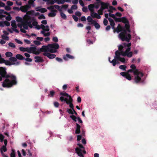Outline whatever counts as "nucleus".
I'll return each instance as SVG.
<instances>
[{
    "label": "nucleus",
    "instance_id": "f257e3e1",
    "mask_svg": "<svg viewBox=\"0 0 157 157\" xmlns=\"http://www.w3.org/2000/svg\"><path fill=\"white\" fill-rule=\"evenodd\" d=\"M2 78L6 79L2 82V86L4 88H10L17 84V78L12 74H7L6 69H0V81Z\"/></svg>",
    "mask_w": 157,
    "mask_h": 157
},
{
    "label": "nucleus",
    "instance_id": "f03ea898",
    "mask_svg": "<svg viewBox=\"0 0 157 157\" xmlns=\"http://www.w3.org/2000/svg\"><path fill=\"white\" fill-rule=\"evenodd\" d=\"M127 72V74L133 72L134 75H136L134 79L136 83H138L143 82V80L141 79V77L143 76L144 74L142 72L139 71L138 69H136L135 70H134L132 69H130L128 70Z\"/></svg>",
    "mask_w": 157,
    "mask_h": 157
},
{
    "label": "nucleus",
    "instance_id": "7ed1b4c3",
    "mask_svg": "<svg viewBox=\"0 0 157 157\" xmlns=\"http://www.w3.org/2000/svg\"><path fill=\"white\" fill-rule=\"evenodd\" d=\"M119 36L122 41H126L128 42H129L132 38L131 35L126 32L125 29L119 34Z\"/></svg>",
    "mask_w": 157,
    "mask_h": 157
},
{
    "label": "nucleus",
    "instance_id": "20e7f679",
    "mask_svg": "<svg viewBox=\"0 0 157 157\" xmlns=\"http://www.w3.org/2000/svg\"><path fill=\"white\" fill-rule=\"evenodd\" d=\"M120 51L121 55L123 56H127L128 57H131L132 56L133 53L132 52H130L129 48H127L124 52L123 51V50Z\"/></svg>",
    "mask_w": 157,
    "mask_h": 157
},
{
    "label": "nucleus",
    "instance_id": "39448f33",
    "mask_svg": "<svg viewBox=\"0 0 157 157\" xmlns=\"http://www.w3.org/2000/svg\"><path fill=\"white\" fill-rule=\"evenodd\" d=\"M17 59L20 60H25V58L21 55L18 54L16 55V57H11L9 58V60L10 61L14 62H17Z\"/></svg>",
    "mask_w": 157,
    "mask_h": 157
},
{
    "label": "nucleus",
    "instance_id": "423d86ee",
    "mask_svg": "<svg viewBox=\"0 0 157 157\" xmlns=\"http://www.w3.org/2000/svg\"><path fill=\"white\" fill-rule=\"evenodd\" d=\"M37 49L36 47H31L30 48L27 47V52L29 53H33V54L38 55L39 53L36 51Z\"/></svg>",
    "mask_w": 157,
    "mask_h": 157
},
{
    "label": "nucleus",
    "instance_id": "0eeeda50",
    "mask_svg": "<svg viewBox=\"0 0 157 157\" xmlns=\"http://www.w3.org/2000/svg\"><path fill=\"white\" fill-rule=\"evenodd\" d=\"M49 48L50 47L48 46V44L47 46L43 45L41 48L37 50V52L39 53V54L41 52H48Z\"/></svg>",
    "mask_w": 157,
    "mask_h": 157
},
{
    "label": "nucleus",
    "instance_id": "6e6552de",
    "mask_svg": "<svg viewBox=\"0 0 157 157\" xmlns=\"http://www.w3.org/2000/svg\"><path fill=\"white\" fill-rule=\"evenodd\" d=\"M3 61H4V63L6 65L11 66L12 65H15L16 66H18L20 64V62H14L11 61L10 62L8 60H4Z\"/></svg>",
    "mask_w": 157,
    "mask_h": 157
},
{
    "label": "nucleus",
    "instance_id": "1a4fd4ad",
    "mask_svg": "<svg viewBox=\"0 0 157 157\" xmlns=\"http://www.w3.org/2000/svg\"><path fill=\"white\" fill-rule=\"evenodd\" d=\"M30 8V6L28 5L25 6H21L20 8V10L23 12L25 13L27 12L28 10Z\"/></svg>",
    "mask_w": 157,
    "mask_h": 157
},
{
    "label": "nucleus",
    "instance_id": "9d476101",
    "mask_svg": "<svg viewBox=\"0 0 157 157\" xmlns=\"http://www.w3.org/2000/svg\"><path fill=\"white\" fill-rule=\"evenodd\" d=\"M43 55L48 57L49 59H53L55 58L56 55L54 54H51L48 52H44Z\"/></svg>",
    "mask_w": 157,
    "mask_h": 157
},
{
    "label": "nucleus",
    "instance_id": "9b49d317",
    "mask_svg": "<svg viewBox=\"0 0 157 157\" xmlns=\"http://www.w3.org/2000/svg\"><path fill=\"white\" fill-rule=\"evenodd\" d=\"M76 153L78 154L79 156L84 157V155L82 154V150L78 147H76L75 149Z\"/></svg>",
    "mask_w": 157,
    "mask_h": 157
},
{
    "label": "nucleus",
    "instance_id": "f8f14e48",
    "mask_svg": "<svg viewBox=\"0 0 157 157\" xmlns=\"http://www.w3.org/2000/svg\"><path fill=\"white\" fill-rule=\"evenodd\" d=\"M124 29L125 28L124 27L121 26L120 24H118L117 27L116 28V32L119 33L120 32H122Z\"/></svg>",
    "mask_w": 157,
    "mask_h": 157
},
{
    "label": "nucleus",
    "instance_id": "ddd939ff",
    "mask_svg": "<svg viewBox=\"0 0 157 157\" xmlns=\"http://www.w3.org/2000/svg\"><path fill=\"white\" fill-rule=\"evenodd\" d=\"M48 46L50 48H54L55 49H58L59 48V46L58 44L53 43L52 44H48Z\"/></svg>",
    "mask_w": 157,
    "mask_h": 157
},
{
    "label": "nucleus",
    "instance_id": "4468645a",
    "mask_svg": "<svg viewBox=\"0 0 157 157\" xmlns=\"http://www.w3.org/2000/svg\"><path fill=\"white\" fill-rule=\"evenodd\" d=\"M63 58L65 60L67 61L68 60V58L72 59H74V57L69 54H67L65 56H63Z\"/></svg>",
    "mask_w": 157,
    "mask_h": 157
},
{
    "label": "nucleus",
    "instance_id": "2eb2a0df",
    "mask_svg": "<svg viewBox=\"0 0 157 157\" xmlns=\"http://www.w3.org/2000/svg\"><path fill=\"white\" fill-rule=\"evenodd\" d=\"M90 15L93 18H96L98 19L101 18L100 16L97 13L94 12V11L92 13H90Z\"/></svg>",
    "mask_w": 157,
    "mask_h": 157
},
{
    "label": "nucleus",
    "instance_id": "dca6fc26",
    "mask_svg": "<svg viewBox=\"0 0 157 157\" xmlns=\"http://www.w3.org/2000/svg\"><path fill=\"white\" fill-rule=\"evenodd\" d=\"M34 59H36L35 62L36 63H41L44 61L42 58L39 56H35Z\"/></svg>",
    "mask_w": 157,
    "mask_h": 157
},
{
    "label": "nucleus",
    "instance_id": "f3484780",
    "mask_svg": "<svg viewBox=\"0 0 157 157\" xmlns=\"http://www.w3.org/2000/svg\"><path fill=\"white\" fill-rule=\"evenodd\" d=\"M81 126L78 124V123H76V129H75V133L76 134H79L80 133L81 131H80V128H81Z\"/></svg>",
    "mask_w": 157,
    "mask_h": 157
},
{
    "label": "nucleus",
    "instance_id": "a211bd4d",
    "mask_svg": "<svg viewBox=\"0 0 157 157\" xmlns=\"http://www.w3.org/2000/svg\"><path fill=\"white\" fill-rule=\"evenodd\" d=\"M100 4L101 6H102L105 9H108L109 6V3L108 2H104L102 1H100Z\"/></svg>",
    "mask_w": 157,
    "mask_h": 157
},
{
    "label": "nucleus",
    "instance_id": "6ab92c4d",
    "mask_svg": "<svg viewBox=\"0 0 157 157\" xmlns=\"http://www.w3.org/2000/svg\"><path fill=\"white\" fill-rule=\"evenodd\" d=\"M40 27V28L45 31L48 32L49 31V27L48 25H46L45 26L43 24H41Z\"/></svg>",
    "mask_w": 157,
    "mask_h": 157
},
{
    "label": "nucleus",
    "instance_id": "aec40b11",
    "mask_svg": "<svg viewBox=\"0 0 157 157\" xmlns=\"http://www.w3.org/2000/svg\"><path fill=\"white\" fill-rule=\"evenodd\" d=\"M125 30L126 32H127L128 33L131 32V30H130V26L129 24V23L125 24L124 25V27Z\"/></svg>",
    "mask_w": 157,
    "mask_h": 157
},
{
    "label": "nucleus",
    "instance_id": "412c9836",
    "mask_svg": "<svg viewBox=\"0 0 157 157\" xmlns=\"http://www.w3.org/2000/svg\"><path fill=\"white\" fill-rule=\"evenodd\" d=\"M94 4H90L88 6V8L89 10L90 11V13H92L94 11Z\"/></svg>",
    "mask_w": 157,
    "mask_h": 157
},
{
    "label": "nucleus",
    "instance_id": "4be33fe9",
    "mask_svg": "<svg viewBox=\"0 0 157 157\" xmlns=\"http://www.w3.org/2000/svg\"><path fill=\"white\" fill-rule=\"evenodd\" d=\"M7 150L6 147L5 146H2L0 149V152L2 156H4V154L3 153L4 152H6Z\"/></svg>",
    "mask_w": 157,
    "mask_h": 157
},
{
    "label": "nucleus",
    "instance_id": "5701e85b",
    "mask_svg": "<svg viewBox=\"0 0 157 157\" xmlns=\"http://www.w3.org/2000/svg\"><path fill=\"white\" fill-rule=\"evenodd\" d=\"M70 102H67V104L68 105H69V106L71 108V109H74V105L72 103L73 102V99L72 98H71L70 99Z\"/></svg>",
    "mask_w": 157,
    "mask_h": 157
},
{
    "label": "nucleus",
    "instance_id": "b1692460",
    "mask_svg": "<svg viewBox=\"0 0 157 157\" xmlns=\"http://www.w3.org/2000/svg\"><path fill=\"white\" fill-rule=\"evenodd\" d=\"M120 51L118 50L117 51L115 52V56L114 58L117 59L120 57L121 53Z\"/></svg>",
    "mask_w": 157,
    "mask_h": 157
},
{
    "label": "nucleus",
    "instance_id": "393cba45",
    "mask_svg": "<svg viewBox=\"0 0 157 157\" xmlns=\"http://www.w3.org/2000/svg\"><path fill=\"white\" fill-rule=\"evenodd\" d=\"M60 94L61 95H62L64 96H66L67 97H69V99H71V98H72L71 96L69 95L67 93L65 92V93H63V92H60Z\"/></svg>",
    "mask_w": 157,
    "mask_h": 157
},
{
    "label": "nucleus",
    "instance_id": "a878e982",
    "mask_svg": "<svg viewBox=\"0 0 157 157\" xmlns=\"http://www.w3.org/2000/svg\"><path fill=\"white\" fill-rule=\"evenodd\" d=\"M121 22L125 24L128 23H129L128 20L125 17H122Z\"/></svg>",
    "mask_w": 157,
    "mask_h": 157
},
{
    "label": "nucleus",
    "instance_id": "bb28decb",
    "mask_svg": "<svg viewBox=\"0 0 157 157\" xmlns=\"http://www.w3.org/2000/svg\"><path fill=\"white\" fill-rule=\"evenodd\" d=\"M108 20L110 22V25H111V26H115V23L113 19H112L111 18H109L108 19Z\"/></svg>",
    "mask_w": 157,
    "mask_h": 157
},
{
    "label": "nucleus",
    "instance_id": "cd10ccee",
    "mask_svg": "<svg viewBox=\"0 0 157 157\" xmlns=\"http://www.w3.org/2000/svg\"><path fill=\"white\" fill-rule=\"evenodd\" d=\"M108 20L110 22V25H111V26H115V23L113 19H112L111 18H109L108 19Z\"/></svg>",
    "mask_w": 157,
    "mask_h": 157
},
{
    "label": "nucleus",
    "instance_id": "c85d7f7f",
    "mask_svg": "<svg viewBox=\"0 0 157 157\" xmlns=\"http://www.w3.org/2000/svg\"><path fill=\"white\" fill-rule=\"evenodd\" d=\"M11 26L14 28H16L17 26L16 24V21L15 20H13L11 22Z\"/></svg>",
    "mask_w": 157,
    "mask_h": 157
},
{
    "label": "nucleus",
    "instance_id": "c756f323",
    "mask_svg": "<svg viewBox=\"0 0 157 157\" xmlns=\"http://www.w3.org/2000/svg\"><path fill=\"white\" fill-rule=\"evenodd\" d=\"M54 6L55 8L59 10L60 13L62 12V8L60 7V6L58 5H54Z\"/></svg>",
    "mask_w": 157,
    "mask_h": 157
},
{
    "label": "nucleus",
    "instance_id": "7c9ffc66",
    "mask_svg": "<svg viewBox=\"0 0 157 157\" xmlns=\"http://www.w3.org/2000/svg\"><path fill=\"white\" fill-rule=\"evenodd\" d=\"M117 59L114 58L111 61H110V63H112L113 66H114L116 65L117 63H118V62H117L116 60Z\"/></svg>",
    "mask_w": 157,
    "mask_h": 157
},
{
    "label": "nucleus",
    "instance_id": "2f4dec72",
    "mask_svg": "<svg viewBox=\"0 0 157 157\" xmlns=\"http://www.w3.org/2000/svg\"><path fill=\"white\" fill-rule=\"evenodd\" d=\"M22 26L25 29H28V25L25 21L22 22Z\"/></svg>",
    "mask_w": 157,
    "mask_h": 157
},
{
    "label": "nucleus",
    "instance_id": "473e14b6",
    "mask_svg": "<svg viewBox=\"0 0 157 157\" xmlns=\"http://www.w3.org/2000/svg\"><path fill=\"white\" fill-rule=\"evenodd\" d=\"M100 1L98 2L95 3L94 8H95L96 9H98L99 8L100 6L99 4L100 3Z\"/></svg>",
    "mask_w": 157,
    "mask_h": 157
},
{
    "label": "nucleus",
    "instance_id": "72a5a7b5",
    "mask_svg": "<svg viewBox=\"0 0 157 157\" xmlns=\"http://www.w3.org/2000/svg\"><path fill=\"white\" fill-rule=\"evenodd\" d=\"M119 68L124 71H126V69L127 68V66L124 65H121L119 66Z\"/></svg>",
    "mask_w": 157,
    "mask_h": 157
},
{
    "label": "nucleus",
    "instance_id": "f704fd0d",
    "mask_svg": "<svg viewBox=\"0 0 157 157\" xmlns=\"http://www.w3.org/2000/svg\"><path fill=\"white\" fill-rule=\"evenodd\" d=\"M12 152L10 155V157H15V150L13 149H12Z\"/></svg>",
    "mask_w": 157,
    "mask_h": 157
},
{
    "label": "nucleus",
    "instance_id": "c9c22d12",
    "mask_svg": "<svg viewBox=\"0 0 157 157\" xmlns=\"http://www.w3.org/2000/svg\"><path fill=\"white\" fill-rule=\"evenodd\" d=\"M16 20L18 22H22L23 21L22 19L19 17L17 16L16 17Z\"/></svg>",
    "mask_w": 157,
    "mask_h": 157
},
{
    "label": "nucleus",
    "instance_id": "e433bc0d",
    "mask_svg": "<svg viewBox=\"0 0 157 157\" xmlns=\"http://www.w3.org/2000/svg\"><path fill=\"white\" fill-rule=\"evenodd\" d=\"M5 55L7 57H11L13 56V54L11 52H7L6 53Z\"/></svg>",
    "mask_w": 157,
    "mask_h": 157
},
{
    "label": "nucleus",
    "instance_id": "4c0bfd02",
    "mask_svg": "<svg viewBox=\"0 0 157 157\" xmlns=\"http://www.w3.org/2000/svg\"><path fill=\"white\" fill-rule=\"evenodd\" d=\"M36 11L40 12L42 13H44L46 12L47 11V10L45 8H41L37 10Z\"/></svg>",
    "mask_w": 157,
    "mask_h": 157
},
{
    "label": "nucleus",
    "instance_id": "58836bf2",
    "mask_svg": "<svg viewBox=\"0 0 157 157\" xmlns=\"http://www.w3.org/2000/svg\"><path fill=\"white\" fill-rule=\"evenodd\" d=\"M60 16L63 19H67V16L63 12H60Z\"/></svg>",
    "mask_w": 157,
    "mask_h": 157
},
{
    "label": "nucleus",
    "instance_id": "ea45409f",
    "mask_svg": "<svg viewBox=\"0 0 157 157\" xmlns=\"http://www.w3.org/2000/svg\"><path fill=\"white\" fill-rule=\"evenodd\" d=\"M55 94V92L53 90L50 91V94L48 95V96L53 97Z\"/></svg>",
    "mask_w": 157,
    "mask_h": 157
},
{
    "label": "nucleus",
    "instance_id": "a19ab883",
    "mask_svg": "<svg viewBox=\"0 0 157 157\" xmlns=\"http://www.w3.org/2000/svg\"><path fill=\"white\" fill-rule=\"evenodd\" d=\"M56 15V13H54L52 12L49 13L48 14V16L50 17H54Z\"/></svg>",
    "mask_w": 157,
    "mask_h": 157
},
{
    "label": "nucleus",
    "instance_id": "79ce46f5",
    "mask_svg": "<svg viewBox=\"0 0 157 157\" xmlns=\"http://www.w3.org/2000/svg\"><path fill=\"white\" fill-rule=\"evenodd\" d=\"M57 50L55 49H52V48H49V49L48 52L51 53H54L56 52Z\"/></svg>",
    "mask_w": 157,
    "mask_h": 157
},
{
    "label": "nucleus",
    "instance_id": "37998d69",
    "mask_svg": "<svg viewBox=\"0 0 157 157\" xmlns=\"http://www.w3.org/2000/svg\"><path fill=\"white\" fill-rule=\"evenodd\" d=\"M70 117L75 122H76V119H77V117L75 116L74 115H71L70 116Z\"/></svg>",
    "mask_w": 157,
    "mask_h": 157
},
{
    "label": "nucleus",
    "instance_id": "c03bdc74",
    "mask_svg": "<svg viewBox=\"0 0 157 157\" xmlns=\"http://www.w3.org/2000/svg\"><path fill=\"white\" fill-rule=\"evenodd\" d=\"M59 2V0H51V2H50V4L52 5L56 2L58 4V2Z\"/></svg>",
    "mask_w": 157,
    "mask_h": 157
},
{
    "label": "nucleus",
    "instance_id": "a18cd8bd",
    "mask_svg": "<svg viewBox=\"0 0 157 157\" xmlns=\"http://www.w3.org/2000/svg\"><path fill=\"white\" fill-rule=\"evenodd\" d=\"M125 78L129 80H130L132 79L131 77L129 74L127 73Z\"/></svg>",
    "mask_w": 157,
    "mask_h": 157
},
{
    "label": "nucleus",
    "instance_id": "49530a36",
    "mask_svg": "<svg viewBox=\"0 0 157 157\" xmlns=\"http://www.w3.org/2000/svg\"><path fill=\"white\" fill-rule=\"evenodd\" d=\"M67 112L70 114L72 115L74 114L73 112L72 109H67Z\"/></svg>",
    "mask_w": 157,
    "mask_h": 157
},
{
    "label": "nucleus",
    "instance_id": "de8ad7c7",
    "mask_svg": "<svg viewBox=\"0 0 157 157\" xmlns=\"http://www.w3.org/2000/svg\"><path fill=\"white\" fill-rule=\"evenodd\" d=\"M26 23L28 25V27L29 26L30 28L33 27V25H32L30 21H25Z\"/></svg>",
    "mask_w": 157,
    "mask_h": 157
},
{
    "label": "nucleus",
    "instance_id": "09e8293b",
    "mask_svg": "<svg viewBox=\"0 0 157 157\" xmlns=\"http://www.w3.org/2000/svg\"><path fill=\"white\" fill-rule=\"evenodd\" d=\"M117 59V60H119V61H120L122 63H124L125 62V59L124 58H121V57H120V58H118Z\"/></svg>",
    "mask_w": 157,
    "mask_h": 157
},
{
    "label": "nucleus",
    "instance_id": "8fccbe9b",
    "mask_svg": "<svg viewBox=\"0 0 157 157\" xmlns=\"http://www.w3.org/2000/svg\"><path fill=\"white\" fill-rule=\"evenodd\" d=\"M34 13V11L33 10H31L28 11H27L26 14L29 15H33Z\"/></svg>",
    "mask_w": 157,
    "mask_h": 157
},
{
    "label": "nucleus",
    "instance_id": "3c124183",
    "mask_svg": "<svg viewBox=\"0 0 157 157\" xmlns=\"http://www.w3.org/2000/svg\"><path fill=\"white\" fill-rule=\"evenodd\" d=\"M19 50L22 52H27V48L21 47L19 48Z\"/></svg>",
    "mask_w": 157,
    "mask_h": 157
},
{
    "label": "nucleus",
    "instance_id": "603ef678",
    "mask_svg": "<svg viewBox=\"0 0 157 157\" xmlns=\"http://www.w3.org/2000/svg\"><path fill=\"white\" fill-rule=\"evenodd\" d=\"M92 17L91 16H89L87 18V20L88 22H91L92 21H93V19Z\"/></svg>",
    "mask_w": 157,
    "mask_h": 157
},
{
    "label": "nucleus",
    "instance_id": "864d4df0",
    "mask_svg": "<svg viewBox=\"0 0 157 157\" xmlns=\"http://www.w3.org/2000/svg\"><path fill=\"white\" fill-rule=\"evenodd\" d=\"M121 18H117L116 17H115V18L114 19V20H115V21L116 22H121Z\"/></svg>",
    "mask_w": 157,
    "mask_h": 157
},
{
    "label": "nucleus",
    "instance_id": "5fc2aeb1",
    "mask_svg": "<svg viewBox=\"0 0 157 157\" xmlns=\"http://www.w3.org/2000/svg\"><path fill=\"white\" fill-rule=\"evenodd\" d=\"M4 136L2 134H0V142H2L3 141Z\"/></svg>",
    "mask_w": 157,
    "mask_h": 157
},
{
    "label": "nucleus",
    "instance_id": "6e6d98bb",
    "mask_svg": "<svg viewBox=\"0 0 157 157\" xmlns=\"http://www.w3.org/2000/svg\"><path fill=\"white\" fill-rule=\"evenodd\" d=\"M33 43L37 45H39L41 44L40 42L37 40H34L33 41Z\"/></svg>",
    "mask_w": 157,
    "mask_h": 157
},
{
    "label": "nucleus",
    "instance_id": "4d7b16f0",
    "mask_svg": "<svg viewBox=\"0 0 157 157\" xmlns=\"http://www.w3.org/2000/svg\"><path fill=\"white\" fill-rule=\"evenodd\" d=\"M2 37L3 39L6 40H9V37L8 36L5 35H2Z\"/></svg>",
    "mask_w": 157,
    "mask_h": 157
},
{
    "label": "nucleus",
    "instance_id": "13d9d810",
    "mask_svg": "<svg viewBox=\"0 0 157 157\" xmlns=\"http://www.w3.org/2000/svg\"><path fill=\"white\" fill-rule=\"evenodd\" d=\"M8 45L10 47L12 48H14L16 47L15 44L12 42L9 43L8 44Z\"/></svg>",
    "mask_w": 157,
    "mask_h": 157
},
{
    "label": "nucleus",
    "instance_id": "bf43d9fd",
    "mask_svg": "<svg viewBox=\"0 0 157 157\" xmlns=\"http://www.w3.org/2000/svg\"><path fill=\"white\" fill-rule=\"evenodd\" d=\"M94 26L95 28L97 29H99L100 27V25L97 23L96 24H94Z\"/></svg>",
    "mask_w": 157,
    "mask_h": 157
},
{
    "label": "nucleus",
    "instance_id": "052dcab7",
    "mask_svg": "<svg viewBox=\"0 0 157 157\" xmlns=\"http://www.w3.org/2000/svg\"><path fill=\"white\" fill-rule=\"evenodd\" d=\"M108 21L106 18H104L103 20V24L104 25L106 26L108 24Z\"/></svg>",
    "mask_w": 157,
    "mask_h": 157
},
{
    "label": "nucleus",
    "instance_id": "680f3d73",
    "mask_svg": "<svg viewBox=\"0 0 157 157\" xmlns=\"http://www.w3.org/2000/svg\"><path fill=\"white\" fill-rule=\"evenodd\" d=\"M72 17L75 21L77 22L78 21V18L76 16L73 15Z\"/></svg>",
    "mask_w": 157,
    "mask_h": 157
},
{
    "label": "nucleus",
    "instance_id": "e2e57ef3",
    "mask_svg": "<svg viewBox=\"0 0 157 157\" xmlns=\"http://www.w3.org/2000/svg\"><path fill=\"white\" fill-rule=\"evenodd\" d=\"M38 18L39 19H45V17L43 14H41L38 17Z\"/></svg>",
    "mask_w": 157,
    "mask_h": 157
},
{
    "label": "nucleus",
    "instance_id": "0e129e2a",
    "mask_svg": "<svg viewBox=\"0 0 157 157\" xmlns=\"http://www.w3.org/2000/svg\"><path fill=\"white\" fill-rule=\"evenodd\" d=\"M68 4L62 5V8H63L65 10H66L68 8Z\"/></svg>",
    "mask_w": 157,
    "mask_h": 157
},
{
    "label": "nucleus",
    "instance_id": "69168bd1",
    "mask_svg": "<svg viewBox=\"0 0 157 157\" xmlns=\"http://www.w3.org/2000/svg\"><path fill=\"white\" fill-rule=\"evenodd\" d=\"M7 4L8 6H10L13 5V2L8 1L7 2Z\"/></svg>",
    "mask_w": 157,
    "mask_h": 157
},
{
    "label": "nucleus",
    "instance_id": "338daca9",
    "mask_svg": "<svg viewBox=\"0 0 157 157\" xmlns=\"http://www.w3.org/2000/svg\"><path fill=\"white\" fill-rule=\"evenodd\" d=\"M82 11L83 12L86 13L88 11V9L86 7H83L82 8Z\"/></svg>",
    "mask_w": 157,
    "mask_h": 157
},
{
    "label": "nucleus",
    "instance_id": "774afa93",
    "mask_svg": "<svg viewBox=\"0 0 157 157\" xmlns=\"http://www.w3.org/2000/svg\"><path fill=\"white\" fill-rule=\"evenodd\" d=\"M77 6L75 5H73L72 6L71 8L72 10H77Z\"/></svg>",
    "mask_w": 157,
    "mask_h": 157
}]
</instances>
